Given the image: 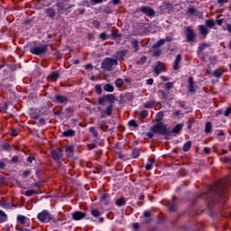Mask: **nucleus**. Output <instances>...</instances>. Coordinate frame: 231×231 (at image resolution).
Instances as JSON below:
<instances>
[{"instance_id":"f257e3e1","label":"nucleus","mask_w":231,"mask_h":231,"mask_svg":"<svg viewBox=\"0 0 231 231\" xmlns=\"http://www.w3.org/2000/svg\"><path fill=\"white\" fill-rule=\"evenodd\" d=\"M114 66H118V60L112 58H106L101 63V68L106 71H112Z\"/></svg>"},{"instance_id":"f03ea898","label":"nucleus","mask_w":231,"mask_h":231,"mask_svg":"<svg viewBox=\"0 0 231 231\" xmlns=\"http://www.w3.org/2000/svg\"><path fill=\"white\" fill-rule=\"evenodd\" d=\"M152 131V133H156L157 134H162L163 136H165V134H171V130H169L167 126L165 125H162V123L153 125Z\"/></svg>"},{"instance_id":"7ed1b4c3","label":"nucleus","mask_w":231,"mask_h":231,"mask_svg":"<svg viewBox=\"0 0 231 231\" xmlns=\"http://www.w3.org/2000/svg\"><path fill=\"white\" fill-rule=\"evenodd\" d=\"M37 217L41 223H50V221L53 219V216H51V214H50V212H48L46 209L39 213Z\"/></svg>"},{"instance_id":"20e7f679","label":"nucleus","mask_w":231,"mask_h":231,"mask_svg":"<svg viewBox=\"0 0 231 231\" xmlns=\"http://www.w3.org/2000/svg\"><path fill=\"white\" fill-rule=\"evenodd\" d=\"M31 53L33 55H44L48 52V45H39L30 49Z\"/></svg>"},{"instance_id":"39448f33","label":"nucleus","mask_w":231,"mask_h":231,"mask_svg":"<svg viewBox=\"0 0 231 231\" xmlns=\"http://www.w3.org/2000/svg\"><path fill=\"white\" fill-rule=\"evenodd\" d=\"M51 158L54 160V162H57V163H60V162H62L64 153L62 150L58 148L56 150H52L51 152Z\"/></svg>"},{"instance_id":"423d86ee","label":"nucleus","mask_w":231,"mask_h":231,"mask_svg":"<svg viewBox=\"0 0 231 231\" xmlns=\"http://www.w3.org/2000/svg\"><path fill=\"white\" fill-rule=\"evenodd\" d=\"M116 98L113 94H107L98 98V104L102 106L105 102H109V104H115Z\"/></svg>"},{"instance_id":"0eeeda50","label":"nucleus","mask_w":231,"mask_h":231,"mask_svg":"<svg viewBox=\"0 0 231 231\" xmlns=\"http://www.w3.org/2000/svg\"><path fill=\"white\" fill-rule=\"evenodd\" d=\"M139 10L142 12V14L147 15V17H152L155 14L154 9L150 6L141 7Z\"/></svg>"},{"instance_id":"6e6552de","label":"nucleus","mask_w":231,"mask_h":231,"mask_svg":"<svg viewBox=\"0 0 231 231\" xmlns=\"http://www.w3.org/2000/svg\"><path fill=\"white\" fill-rule=\"evenodd\" d=\"M186 35H187V42H194V39H196V33H194V30L190 27H188L186 29Z\"/></svg>"},{"instance_id":"1a4fd4ad","label":"nucleus","mask_w":231,"mask_h":231,"mask_svg":"<svg viewBox=\"0 0 231 231\" xmlns=\"http://www.w3.org/2000/svg\"><path fill=\"white\" fill-rule=\"evenodd\" d=\"M17 221L20 223V225H23V226H30V218L27 217L18 215Z\"/></svg>"},{"instance_id":"9d476101","label":"nucleus","mask_w":231,"mask_h":231,"mask_svg":"<svg viewBox=\"0 0 231 231\" xmlns=\"http://www.w3.org/2000/svg\"><path fill=\"white\" fill-rule=\"evenodd\" d=\"M84 217H86V213L82 211H76L72 213V219H74V221H80V219H84Z\"/></svg>"},{"instance_id":"9b49d317","label":"nucleus","mask_w":231,"mask_h":231,"mask_svg":"<svg viewBox=\"0 0 231 231\" xmlns=\"http://www.w3.org/2000/svg\"><path fill=\"white\" fill-rule=\"evenodd\" d=\"M189 93H196V88L194 87V78H189Z\"/></svg>"},{"instance_id":"f8f14e48","label":"nucleus","mask_w":231,"mask_h":231,"mask_svg":"<svg viewBox=\"0 0 231 231\" xmlns=\"http://www.w3.org/2000/svg\"><path fill=\"white\" fill-rule=\"evenodd\" d=\"M181 62V56L180 54H178L175 58V61L173 63V69L178 70V69L180 68V64Z\"/></svg>"},{"instance_id":"ddd939ff","label":"nucleus","mask_w":231,"mask_h":231,"mask_svg":"<svg viewBox=\"0 0 231 231\" xmlns=\"http://www.w3.org/2000/svg\"><path fill=\"white\" fill-rule=\"evenodd\" d=\"M199 30L200 32V34L204 37H207V35H208V27H207V25H199Z\"/></svg>"},{"instance_id":"4468645a","label":"nucleus","mask_w":231,"mask_h":231,"mask_svg":"<svg viewBox=\"0 0 231 231\" xmlns=\"http://www.w3.org/2000/svg\"><path fill=\"white\" fill-rule=\"evenodd\" d=\"M45 14L46 15H48V17H55V15L57 14V13L55 12V9L49 7L47 9H45Z\"/></svg>"},{"instance_id":"2eb2a0df","label":"nucleus","mask_w":231,"mask_h":231,"mask_svg":"<svg viewBox=\"0 0 231 231\" xmlns=\"http://www.w3.org/2000/svg\"><path fill=\"white\" fill-rule=\"evenodd\" d=\"M55 98L59 104H66L68 102V97L64 96L57 95Z\"/></svg>"},{"instance_id":"dca6fc26","label":"nucleus","mask_w":231,"mask_h":231,"mask_svg":"<svg viewBox=\"0 0 231 231\" xmlns=\"http://www.w3.org/2000/svg\"><path fill=\"white\" fill-rule=\"evenodd\" d=\"M8 221V215L5 211L0 210V223H6Z\"/></svg>"},{"instance_id":"f3484780","label":"nucleus","mask_w":231,"mask_h":231,"mask_svg":"<svg viewBox=\"0 0 231 231\" xmlns=\"http://www.w3.org/2000/svg\"><path fill=\"white\" fill-rule=\"evenodd\" d=\"M103 89L107 93H113V91H115V87H113L111 84H106L104 85Z\"/></svg>"},{"instance_id":"a211bd4d","label":"nucleus","mask_w":231,"mask_h":231,"mask_svg":"<svg viewBox=\"0 0 231 231\" xmlns=\"http://www.w3.org/2000/svg\"><path fill=\"white\" fill-rule=\"evenodd\" d=\"M63 136H65L66 138L69 137V136H75V130L73 129H69L67 131H64L62 133Z\"/></svg>"},{"instance_id":"6ab92c4d","label":"nucleus","mask_w":231,"mask_h":231,"mask_svg":"<svg viewBox=\"0 0 231 231\" xmlns=\"http://www.w3.org/2000/svg\"><path fill=\"white\" fill-rule=\"evenodd\" d=\"M181 129H183V125L182 124H179L170 132L171 133H174L175 134H178V133H180V131H181Z\"/></svg>"},{"instance_id":"aec40b11","label":"nucleus","mask_w":231,"mask_h":231,"mask_svg":"<svg viewBox=\"0 0 231 231\" xmlns=\"http://www.w3.org/2000/svg\"><path fill=\"white\" fill-rule=\"evenodd\" d=\"M75 150V148L73 146H67L65 152L67 156H73V151Z\"/></svg>"},{"instance_id":"412c9836","label":"nucleus","mask_w":231,"mask_h":231,"mask_svg":"<svg viewBox=\"0 0 231 231\" xmlns=\"http://www.w3.org/2000/svg\"><path fill=\"white\" fill-rule=\"evenodd\" d=\"M190 147H192V142L188 141L184 145H183V151L184 152H189V151L190 150Z\"/></svg>"},{"instance_id":"4be33fe9","label":"nucleus","mask_w":231,"mask_h":231,"mask_svg":"<svg viewBox=\"0 0 231 231\" xmlns=\"http://www.w3.org/2000/svg\"><path fill=\"white\" fill-rule=\"evenodd\" d=\"M125 203H126V200H125V199H124V198H120V199H118L116 201V205L117 207H124V206L125 205Z\"/></svg>"},{"instance_id":"5701e85b","label":"nucleus","mask_w":231,"mask_h":231,"mask_svg":"<svg viewBox=\"0 0 231 231\" xmlns=\"http://www.w3.org/2000/svg\"><path fill=\"white\" fill-rule=\"evenodd\" d=\"M111 116L113 115V105H110L105 109V116Z\"/></svg>"},{"instance_id":"b1692460","label":"nucleus","mask_w":231,"mask_h":231,"mask_svg":"<svg viewBox=\"0 0 231 231\" xmlns=\"http://www.w3.org/2000/svg\"><path fill=\"white\" fill-rule=\"evenodd\" d=\"M153 163H154V158H152L151 160H149L145 166L146 171H151L152 169Z\"/></svg>"},{"instance_id":"393cba45","label":"nucleus","mask_w":231,"mask_h":231,"mask_svg":"<svg viewBox=\"0 0 231 231\" xmlns=\"http://www.w3.org/2000/svg\"><path fill=\"white\" fill-rule=\"evenodd\" d=\"M205 132L212 133V123H210V122L206 123Z\"/></svg>"},{"instance_id":"a878e982","label":"nucleus","mask_w":231,"mask_h":231,"mask_svg":"<svg viewBox=\"0 0 231 231\" xmlns=\"http://www.w3.org/2000/svg\"><path fill=\"white\" fill-rule=\"evenodd\" d=\"M216 25V22H214L212 19L211 20H206V26L207 28H213V26Z\"/></svg>"},{"instance_id":"bb28decb","label":"nucleus","mask_w":231,"mask_h":231,"mask_svg":"<svg viewBox=\"0 0 231 231\" xmlns=\"http://www.w3.org/2000/svg\"><path fill=\"white\" fill-rule=\"evenodd\" d=\"M89 133H91V134H93V136H94L95 138H97V137H98V132L97 131V129H96L95 127L91 126V127L89 128Z\"/></svg>"},{"instance_id":"cd10ccee","label":"nucleus","mask_w":231,"mask_h":231,"mask_svg":"<svg viewBox=\"0 0 231 231\" xmlns=\"http://www.w3.org/2000/svg\"><path fill=\"white\" fill-rule=\"evenodd\" d=\"M132 158H138V156H140V149L135 148L132 154H131Z\"/></svg>"},{"instance_id":"c85d7f7f","label":"nucleus","mask_w":231,"mask_h":231,"mask_svg":"<svg viewBox=\"0 0 231 231\" xmlns=\"http://www.w3.org/2000/svg\"><path fill=\"white\" fill-rule=\"evenodd\" d=\"M91 216H93V217H99V216H101L100 211H98V209H91Z\"/></svg>"},{"instance_id":"c756f323","label":"nucleus","mask_w":231,"mask_h":231,"mask_svg":"<svg viewBox=\"0 0 231 231\" xmlns=\"http://www.w3.org/2000/svg\"><path fill=\"white\" fill-rule=\"evenodd\" d=\"M95 89L97 95H102V85H96Z\"/></svg>"},{"instance_id":"7c9ffc66","label":"nucleus","mask_w":231,"mask_h":231,"mask_svg":"<svg viewBox=\"0 0 231 231\" xmlns=\"http://www.w3.org/2000/svg\"><path fill=\"white\" fill-rule=\"evenodd\" d=\"M116 88H122V86H124V79H116Z\"/></svg>"},{"instance_id":"2f4dec72","label":"nucleus","mask_w":231,"mask_h":231,"mask_svg":"<svg viewBox=\"0 0 231 231\" xmlns=\"http://www.w3.org/2000/svg\"><path fill=\"white\" fill-rule=\"evenodd\" d=\"M221 187V182H217L213 185L211 188V190H214L215 192H217V189Z\"/></svg>"},{"instance_id":"473e14b6","label":"nucleus","mask_w":231,"mask_h":231,"mask_svg":"<svg viewBox=\"0 0 231 231\" xmlns=\"http://www.w3.org/2000/svg\"><path fill=\"white\" fill-rule=\"evenodd\" d=\"M33 194H39V192H37L36 190H32V189H29L27 191H25V196H33Z\"/></svg>"},{"instance_id":"72a5a7b5","label":"nucleus","mask_w":231,"mask_h":231,"mask_svg":"<svg viewBox=\"0 0 231 231\" xmlns=\"http://www.w3.org/2000/svg\"><path fill=\"white\" fill-rule=\"evenodd\" d=\"M214 77H217V79H219V77H221V75H223V71H221V69H217L213 72Z\"/></svg>"},{"instance_id":"f704fd0d","label":"nucleus","mask_w":231,"mask_h":231,"mask_svg":"<svg viewBox=\"0 0 231 231\" xmlns=\"http://www.w3.org/2000/svg\"><path fill=\"white\" fill-rule=\"evenodd\" d=\"M144 107H145L146 109H152V107H154V103H152V102H147V103L144 104Z\"/></svg>"},{"instance_id":"c9c22d12","label":"nucleus","mask_w":231,"mask_h":231,"mask_svg":"<svg viewBox=\"0 0 231 231\" xmlns=\"http://www.w3.org/2000/svg\"><path fill=\"white\" fill-rule=\"evenodd\" d=\"M128 125H130L131 127H138V124L136 123L135 120H130L128 122Z\"/></svg>"},{"instance_id":"e433bc0d","label":"nucleus","mask_w":231,"mask_h":231,"mask_svg":"<svg viewBox=\"0 0 231 231\" xmlns=\"http://www.w3.org/2000/svg\"><path fill=\"white\" fill-rule=\"evenodd\" d=\"M148 115H149V113L147 112V110H143L140 113L141 118H147Z\"/></svg>"},{"instance_id":"4c0bfd02","label":"nucleus","mask_w":231,"mask_h":231,"mask_svg":"<svg viewBox=\"0 0 231 231\" xmlns=\"http://www.w3.org/2000/svg\"><path fill=\"white\" fill-rule=\"evenodd\" d=\"M162 120H163V112L157 114V122H162Z\"/></svg>"},{"instance_id":"58836bf2","label":"nucleus","mask_w":231,"mask_h":231,"mask_svg":"<svg viewBox=\"0 0 231 231\" xmlns=\"http://www.w3.org/2000/svg\"><path fill=\"white\" fill-rule=\"evenodd\" d=\"M174 87V83L172 82H168L166 83V86H165V89H172V88Z\"/></svg>"},{"instance_id":"ea45409f","label":"nucleus","mask_w":231,"mask_h":231,"mask_svg":"<svg viewBox=\"0 0 231 231\" xmlns=\"http://www.w3.org/2000/svg\"><path fill=\"white\" fill-rule=\"evenodd\" d=\"M59 72H52L51 74V78H52L53 79V80H57V79H59Z\"/></svg>"},{"instance_id":"a19ab883","label":"nucleus","mask_w":231,"mask_h":231,"mask_svg":"<svg viewBox=\"0 0 231 231\" xmlns=\"http://www.w3.org/2000/svg\"><path fill=\"white\" fill-rule=\"evenodd\" d=\"M100 129L105 131V129H107V125H106V121H101L100 122Z\"/></svg>"},{"instance_id":"79ce46f5","label":"nucleus","mask_w":231,"mask_h":231,"mask_svg":"<svg viewBox=\"0 0 231 231\" xmlns=\"http://www.w3.org/2000/svg\"><path fill=\"white\" fill-rule=\"evenodd\" d=\"M97 111L100 112L102 118H106V116H105V109H103L102 107L98 106V107H97Z\"/></svg>"},{"instance_id":"37998d69","label":"nucleus","mask_w":231,"mask_h":231,"mask_svg":"<svg viewBox=\"0 0 231 231\" xmlns=\"http://www.w3.org/2000/svg\"><path fill=\"white\" fill-rule=\"evenodd\" d=\"M231 115V107H227L226 111L224 112L225 116H230Z\"/></svg>"},{"instance_id":"c03bdc74","label":"nucleus","mask_w":231,"mask_h":231,"mask_svg":"<svg viewBox=\"0 0 231 231\" xmlns=\"http://www.w3.org/2000/svg\"><path fill=\"white\" fill-rule=\"evenodd\" d=\"M167 42V40L161 39V40L158 41L157 46H163L164 42Z\"/></svg>"},{"instance_id":"a18cd8bd","label":"nucleus","mask_w":231,"mask_h":231,"mask_svg":"<svg viewBox=\"0 0 231 231\" xmlns=\"http://www.w3.org/2000/svg\"><path fill=\"white\" fill-rule=\"evenodd\" d=\"M159 93H160L162 98H163V99L167 98V93H165V91L160 90Z\"/></svg>"},{"instance_id":"49530a36","label":"nucleus","mask_w":231,"mask_h":231,"mask_svg":"<svg viewBox=\"0 0 231 231\" xmlns=\"http://www.w3.org/2000/svg\"><path fill=\"white\" fill-rule=\"evenodd\" d=\"M93 26H95V28H98V26H100V22H98L97 20H94L92 22Z\"/></svg>"},{"instance_id":"de8ad7c7","label":"nucleus","mask_w":231,"mask_h":231,"mask_svg":"<svg viewBox=\"0 0 231 231\" xmlns=\"http://www.w3.org/2000/svg\"><path fill=\"white\" fill-rule=\"evenodd\" d=\"M147 60V57L143 56L141 58V60L138 61V64H143Z\"/></svg>"},{"instance_id":"09e8293b","label":"nucleus","mask_w":231,"mask_h":231,"mask_svg":"<svg viewBox=\"0 0 231 231\" xmlns=\"http://www.w3.org/2000/svg\"><path fill=\"white\" fill-rule=\"evenodd\" d=\"M146 83L148 86H152V84H154V79H149L146 80Z\"/></svg>"},{"instance_id":"8fccbe9b","label":"nucleus","mask_w":231,"mask_h":231,"mask_svg":"<svg viewBox=\"0 0 231 231\" xmlns=\"http://www.w3.org/2000/svg\"><path fill=\"white\" fill-rule=\"evenodd\" d=\"M100 39H102V41H106V39H107V34H106V32H102L100 34Z\"/></svg>"},{"instance_id":"3c124183","label":"nucleus","mask_w":231,"mask_h":231,"mask_svg":"<svg viewBox=\"0 0 231 231\" xmlns=\"http://www.w3.org/2000/svg\"><path fill=\"white\" fill-rule=\"evenodd\" d=\"M133 48H134L135 51H138V42L136 41L133 42Z\"/></svg>"},{"instance_id":"603ef678","label":"nucleus","mask_w":231,"mask_h":231,"mask_svg":"<svg viewBox=\"0 0 231 231\" xmlns=\"http://www.w3.org/2000/svg\"><path fill=\"white\" fill-rule=\"evenodd\" d=\"M143 216L144 217H151V211H144Z\"/></svg>"},{"instance_id":"864d4df0","label":"nucleus","mask_w":231,"mask_h":231,"mask_svg":"<svg viewBox=\"0 0 231 231\" xmlns=\"http://www.w3.org/2000/svg\"><path fill=\"white\" fill-rule=\"evenodd\" d=\"M188 12H189V14H196V8H194V7L189 8V9H188Z\"/></svg>"},{"instance_id":"5fc2aeb1","label":"nucleus","mask_w":231,"mask_h":231,"mask_svg":"<svg viewBox=\"0 0 231 231\" xmlns=\"http://www.w3.org/2000/svg\"><path fill=\"white\" fill-rule=\"evenodd\" d=\"M33 160H35V157H28L27 158V162H29L30 163H33Z\"/></svg>"},{"instance_id":"6e6d98bb","label":"nucleus","mask_w":231,"mask_h":231,"mask_svg":"<svg viewBox=\"0 0 231 231\" xmlns=\"http://www.w3.org/2000/svg\"><path fill=\"white\" fill-rule=\"evenodd\" d=\"M93 69V65L91 64L85 65V69Z\"/></svg>"},{"instance_id":"4d7b16f0","label":"nucleus","mask_w":231,"mask_h":231,"mask_svg":"<svg viewBox=\"0 0 231 231\" xmlns=\"http://www.w3.org/2000/svg\"><path fill=\"white\" fill-rule=\"evenodd\" d=\"M219 5H224V3H228V0H217Z\"/></svg>"},{"instance_id":"13d9d810","label":"nucleus","mask_w":231,"mask_h":231,"mask_svg":"<svg viewBox=\"0 0 231 231\" xmlns=\"http://www.w3.org/2000/svg\"><path fill=\"white\" fill-rule=\"evenodd\" d=\"M30 174V171H25L23 173V176H24L25 178L28 177V175Z\"/></svg>"},{"instance_id":"bf43d9fd","label":"nucleus","mask_w":231,"mask_h":231,"mask_svg":"<svg viewBox=\"0 0 231 231\" xmlns=\"http://www.w3.org/2000/svg\"><path fill=\"white\" fill-rule=\"evenodd\" d=\"M134 230H138V228H140V225H138V223H134Z\"/></svg>"},{"instance_id":"052dcab7","label":"nucleus","mask_w":231,"mask_h":231,"mask_svg":"<svg viewBox=\"0 0 231 231\" xmlns=\"http://www.w3.org/2000/svg\"><path fill=\"white\" fill-rule=\"evenodd\" d=\"M217 24L218 25V26H221L222 24H223V20H217Z\"/></svg>"},{"instance_id":"680f3d73","label":"nucleus","mask_w":231,"mask_h":231,"mask_svg":"<svg viewBox=\"0 0 231 231\" xmlns=\"http://www.w3.org/2000/svg\"><path fill=\"white\" fill-rule=\"evenodd\" d=\"M204 152H206V154L210 153V148H204Z\"/></svg>"},{"instance_id":"e2e57ef3","label":"nucleus","mask_w":231,"mask_h":231,"mask_svg":"<svg viewBox=\"0 0 231 231\" xmlns=\"http://www.w3.org/2000/svg\"><path fill=\"white\" fill-rule=\"evenodd\" d=\"M155 73L157 75H160V73H162V69H159L158 68H155Z\"/></svg>"},{"instance_id":"0e129e2a","label":"nucleus","mask_w":231,"mask_h":231,"mask_svg":"<svg viewBox=\"0 0 231 231\" xmlns=\"http://www.w3.org/2000/svg\"><path fill=\"white\" fill-rule=\"evenodd\" d=\"M12 161H13V162H18V161H19V157L14 156V157L12 158Z\"/></svg>"},{"instance_id":"69168bd1","label":"nucleus","mask_w":231,"mask_h":231,"mask_svg":"<svg viewBox=\"0 0 231 231\" xmlns=\"http://www.w3.org/2000/svg\"><path fill=\"white\" fill-rule=\"evenodd\" d=\"M5 167V162L0 161V169H3Z\"/></svg>"},{"instance_id":"338daca9","label":"nucleus","mask_w":231,"mask_h":231,"mask_svg":"<svg viewBox=\"0 0 231 231\" xmlns=\"http://www.w3.org/2000/svg\"><path fill=\"white\" fill-rule=\"evenodd\" d=\"M79 13L82 14H86V9L84 8H80L79 9Z\"/></svg>"},{"instance_id":"774afa93","label":"nucleus","mask_w":231,"mask_h":231,"mask_svg":"<svg viewBox=\"0 0 231 231\" xmlns=\"http://www.w3.org/2000/svg\"><path fill=\"white\" fill-rule=\"evenodd\" d=\"M227 32L231 34V24H227Z\"/></svg>"}]
</instances>
